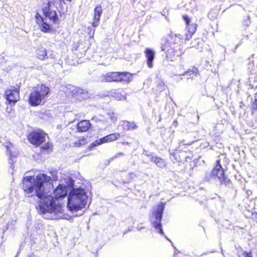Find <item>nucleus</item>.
<instances>
[{
    "mask_svg": "<svg viewBox=\"0 0 257 257\" xmlns=\"http://www.w3.org/2000/svg\"><path fill=\"white\" fill-rule=\"evenodd\" d=\"M71 3L72 0H66ZM55 7L60 16L65 15L67 12L68 6L64 0H48L46 5L42 8V11L44 16L49 18L54 23H59V20L56 11L53 10Z\"/></svg>",
    "mask_w": 257,
    "mask_h": 257,
    "instance_id": "obj_2",
    "label": "nucleus"
},
{
    "mask_svg": "<svg viewBox=\"0 0 257 257\" xmlns=\"http://www.w3.org/2000/svg\"><path fill=\"white\" fill-rule=\"evenodd\" d=\"M39 26L40 30L45 33L50 32L52 30L51 25L44 21Z\"/></svg>",
    "mask_w": 257,
    "mask_h": 257,
    "instance_id": "obj_21",
    "label": "nucleus"
},
{
    "mask_svg": "<svg viewBox=\"0 0 257 257\" xmlns=\"http://www.w3.org/2000/svg\"><path fill=\"white\" fill-rule=\"evenodd\" d=\"M166 203L161 202L157 204L156 209H154L152 212L151 219V224L153 227L158 230L161 235H164V232L161 223L163 214Z\"/></svg>",
    "mask_w": 257,
    "mask_h": 257,
    "instance_id": "obj_7",
    "label": "nucleus"
},
{
    "mask_svg": "<svg viewBox=\"0 0 257 257\" xmlns=\"http://www.w3.org/2000/svg\"><path fill=\"white\" fill-rule=\"evenodd\" d=\"M21 83L16 84L10 88H7L4 93L5 98L9 105H15L20 99V88Z\"/></svg>",
    "mask_w": 257,
    "mask_h": 257,
    "instance_id": "obj_9",
    "label": "nucleus"
},
{
    "mask_svg": "<svg viewBox=\"0 0 257 257\" xmlns=\"http://www.w3.org/2000/svg\"><path fill=\"white\" fill-rule=\"evenodd\" d=\"M213 168H223L221 165L220 159H218L216 161V164Z\"/></svg>",
    "mask_w": 257,
    "mask_h": 257,
    "instance_id": "obj_29",
    "label": "nucleus"
},
{
    "mask_svg": "<svg viewBox=\"0 0 257 257\" xmlns=\"http://www.w3.org/2000/svg\"><path fill=\"white\" fill-rule=\"evenodd\" d=\"M108 142H113L120 137V134L118 133H114L107 135Z\"/></svg>",
    "mask_w": 257,
    "mask_h": 257,
    "instance_id": "obj_24",
    "label": "nucleus"
},
{
    "mask_svg": "<svg viewBox=\"0 0 257 257\" xmlns=\"http://www.w3.org/2000/svg\"><path fill=\"white\" fill-rule=\"evenodd\" d=\"M242 254L243 255L244 257H252L251 251L248 252L247 251H244L242 252Z\"/></svg>",
    "mask_w": 257,
    "mask_h": 257,
    "instance_id": "obj_28",
    "label": "nucleus"
},
{
    "mask_svg": "<svg viewBox=\"0 0 257 257\" xmlns=\"http://www.w3.org/2000/svg\"><path fill=\"white\" fill-rule=\"evenodd\" d=\"M211 176L217 178L221 185L230 184L231 181L225 176V171L223 168H213L211 172Z\"/></svg>",
    "mask_w": 257,
    "mask_h": 257,
    "instance_id": "obj_11",
    "label": "nucleus"
},
{
    "mask_svg": "<svg viewBox=\"0 0 257 257\" xmlns=\"http://www.w3.org/2000/svg\"><path fill=\"white\" fill-rule=\"evenodd\" d=\"M133 74L127 72L111 71L101 76L103 82H122L128 83L132 80Z\"/></svg>",
    "mask_w": 257,
    "mask_h": 257,
    "instance_id": "obj_5",
    "label": "nucleus"
},
{
    "mask_svg": "<svg viewBox=\"0 0 257 257\" xmlns=\"http://www.w3.org/2000/svg\"><path fill=\"white\" fill-rule=\"evenodd\" d=\"M111 96L117 100H125L126 98L125 93L121 88L114 90L111 93Z\"/></svg>",
    "mask_w": 257,
    "mask_h": 257,
    "instance_id": "obj_15",
    "label": "nucleus"
},
{
    "mask_svg": "<svg viewBox=\"0 0 257 257\" xmlns=\"http://www.w3.org/2000/svg\"><path fill=\"white\" fill-rule=\"evenodd\" d=\"M151 161L153 162L159 168H163L167 166L166 161L161 157L153 156L151 158Z\"/></svg>",
    "mask_w": 257,
    "mask_h": 257,
    "instance_id": "obj_16",
    "label": "nucleus"
},
{
    "mask_svg": "<svg viewBox=\"0 0 257 257\" xmlns=\"http://www.w3.org/2000/svg\"><path fill=\"white\" fill-rule=\"evenodd\" d=\"M180 154L179 152L175 150V152L170 154L171 160L174 162H181L182 160V157H181Z\"/></svg>",
    "mask_w": 257,
    "mask_h": 257,
    "instance_id": "obj_19",
    "label": "nucleus"
},
{
    "mask_svg": "<svg viewBox=\"0 0 257 257\" xmlns=\"http://www.w3.org/2000/svg\"><path fill=\"white\" fill-rule=\"evenodd\" d=\"M50 88L44 84H39L33 88L30 92L28 101L31 106L43 105L46 101Z\"/></svg>",
    "mask_w": 257,
    "mask_h": 257,
    "instance_id": "obj_4",
    "label": "nucleus"
},
{
    "mask_svg": "<svg viewBox=\"0 0 257 257\" xmlns=\"http://www.w3.org/2000/svg\"><path fill=\"white\" fill-rule=\"evenodd\" d=\"M91 127V123L89 120L82 119L76 124V130L78 133L87 132Z\"/></svg>",
    "mask_w": 257,
    "mask_h": 257,
    "instance_id": "obj_12",
    "label": "nucleus"
},
{
    "mask_svg": "<svg viewBox=\"0 0 257 257\" xmlns=\"http://www.w3.org/2000/svg\"><path fill=\"white\" fill-rule=\"evenodd\" d=\"M102 12L103 10L101 5H98L95 7L94 9L93 21L91 24L93 27H96L98 26Z\"/></svg>",
    "mask_w": 257,
    "mask_h": 257,
    "instance_id": "obj_13",
    "label": "nucleus"
},
{
    "mask_svg": "<svg viewBox=\"0 0 257 257\" xmlns=\"http://www.w3.org/2000/svg\"><path fill=\"white\" fill-rule=\"evenodd\" d=\"M182 17V19L185 22L187 30V32L185 34V40H189L192 38L193 35L196 31L197 25L196 23H192L191 17H189L186 14L183 15Z\"/></svg>",
    "mask_w": 257,
    "mask_h": 257,
    "instance_id": "obj_10",
    "label": "nucleus"
},
{
    "mask_svg": "<svg viewBox=\"0 0 257 257\" xmlns=\"http://www.w3.org/2000/svg\"><path fill=\"white\" fill-rule=\"evenodd\" d=\"M35 18L36 23L38 26H40L41 24L44 21L43 17L38 12L36 13Z\"/></svg>",
    "mask_w": 257,
    "mask_h": 257,
    "instance_id": "obj_26",
    "label": "nucleus"
},
{
    "mask_svg": "<svg viewBox=\"0 0 257 257\" xmlns=\"http://www.w3.org/2000/svg\"><path fill=\"white\" fill-rule=\"evenodd\" d=\"M107 136H104L103 138H101L98 140H97L95 141L94 142H93L91 144V146L95 147L98 145H100L102 144L108 142V139H107Z\"/></svg>",
    "mask_w": 257,
    "mask_h": 257,
    "instance_id": "obj_23",
    "label": "nucleus"
},
{
    "mask_svg": "<svg viewBox=\"0 0 257 257\" xmlns=\"http://www.w3.org/2000/svg\"><path fill=\"white\" fill-rule=\"evenodd\" d=\"M87 200V196L83 189H73L68 197L67 206L71 211H78L85 207Z\"/></svg>",
    "mask_w": 257,
    "mask_h": 257,
    "instance_id": "obj_3",
    "label": "nucleus"
},
{
    "mask_svg": "<svg viewBox=\"0 0 257 257\" xmlns=\"http://www.w3.org/2000/svg\"><path fill=\"white\" fill-rule=\"evenodd\" d=\"M144 54L147 59V64L148 67L152 68L153 67V61L155 57L154 51L150 48H146L144 50Z\"/></svg>",
    "mask_w": 257,
    "mask_h": 257,
    "instance_id": "obj_14",
    "label": "nucleus"
},
{
    "mask_svg": "<svg viewBox=\"0 0 257 257\" xmlns=\"http://www.w3.org/2000/svg\"><path fill=\"white\" fill-rule=\"evenodd\" d=\"M250 108L252 114H257V97L251 102Z\"/></svg>",
    "mask_w": 257,
    "mask_h": 257,
    "instance_id": "obj_25",
    "label": "nucleus"
},
{
    "mask_svg": "<svg viewBox=\"0 0 257 257\" xmlns=\"http://www.w3.org/2000/svg\"><path fill=\"white\" fill-rule=\"evenodd\" d=\"M36 57L40 60H44L47 56V50L43 47L38 48L36 50Z\"/></svg>",
    "mask_w": 257,
    "mask_h": 257,
    "instance_id": "obj_17",
    "label": "nucleus"
},
{
    "mask_svg": "<svg viewBox=\"0 0 257 257\" xmlns=\"http://www.w3.org/2000/svg\"><path fill=\"white\" fill-rule=\"evenodd\" d=\"M14 106L13 105H10V106H7L6 108V111L8 113H11L15 112V109L14 108Z\"/></svg>",
    "mask_w": 257,
    "mask_h": 257,
    "instance_id": "obj_27",
    "label": "nucleus"
},
{
    "mask_svg": "<svg viewBox=\"0 0 257 257\" xmlns=\"http://www.w3.org/2000/svg\"><path fill=\"white\" fill-rule=\"evenodd\" d=\"M123 129L126 131L133 130L137 128V125L134 121L127 120L123 121Z\"/></svg>",
    "mask_w": 257,
    "mask_h": 257,
    "instance_id": "obj_18",
    "label": "nucleus"
},
{
    "mask_svg": "<svg viewBox=\"0 0 257 257\" xmlns=\"http://www.w3.org/2000/svg\"><path fill=\"white\" fill-rule=\"evenodd\" d=\"M94 32H95V30L94 29V30H93V31H92V35H91V37L93 38L94 34Z\"/></svg>",
    "mask_w": 257,
    "mask_h": 257,
    "instance_id": "obj_30",
    "label": "nucleus"
},
{
    "mask_svg": "<svg viewBox=\"0 0 257 257\" xmlns=\"http://www.w3.org/2000/svg\"><path fill=\"white\" fill-rule=\"evenodd\" d=\"M86 143V138L81 137L78 138L77 141L73 143V145L75 147H80L85 145Z\"/></svg>",
    "mask_w": 257,
    "mask_h": 257,
    "instance_id": "obj_22",
    "label": "nucleus"
},
{
    "mask_svg": "<svg viewBox=\"0 0 257 257\" xmlns=\"http://www.w3.org/2000/svg\"><path fill=\"white\" fill-rule=\"evenodd\" d=\"M29 257H32V256L31 255H30Z\"/></svg>",
    "mask_w": 257,
    "mask_h": 257,
    "instance_id": "obj_32",
    "label": "nucleus"
},
{
    "mask_svg": "<svg viewBox=\"0 0 257 257\" xmlns=\"http://www.w3.org/2000/svg\"><path fill=\"white\" fill-rule=\"evenodd\" d=\"M193 143V142H189L187 144H185V145H191L192 144V143Z\"/></svg>",
    "mask_w": 257,
    "mask_h": 257,
    "instance_id": "obj_31",
    "label": "nucleus"
},
{
    "mask_svg": "<svg viewBox=\"0 0 257 257\" xmlns=\"http://www.w3.org/2000/svg\"><path fill=\"white\" fill-rule=\"evenodd\" d=\"M48 135L41 129L33 130L27 136L29 142L33 146L38 147L45 142Z\"/></svg>",
    "mask_w": 257,
    "mask_h": 257,
    "instance_id": "obj_8",
    "label": "nucleus"
},
{
    "mask_svg": "<svg viewBox=\"0 0 257 257\" xmlns=\"http://www.w3.org/2000/svg\"><path fill=\"white\" fill-rule=\"evenodd\" d=\"M53 145L51 142H47L41 146L40 151L41 152H50L53 150Z\"/></svg>",
    "mask_w": 257,
    "mask_h": 257,
    "instance_id": "obj_20",
    "label": "nucleus"
},
{
    "mask_svg": "<svg viewBox=\"0 0 257 257\" xmlns=\"http://www.w3.org/2000/svg\"><path fill=\"white\" fill-rule=\"evenodd\" d=\"M50 179L46 174H39L36 177L33 175L24 177L21 182V188L26 195L29 197H38L36 208L41 214L60 212L61 205L55 203L54 197L57 199L64 198L67 194L66 187L61 184L54 190V197L46 192L44 184Z\"/></svg>",
    "mask_w": 257,
    "mask_h": 257,
    "instance_id": "obj_1",
    "label": "nucleus"
},
{
    "mask_svg": "<svg viewBox=\"0 0 257 257\" xmlns=\"http://www.w3.org/2000/svg\"><path fill=\"white\" fill-rule=\"evenodd\" d=\"M171 40L165 39L164 44L161 46V50L164 51L166 54L167 59L173 61L176 57L181 56L183 51L180 48V45L177 44H172Z\"/></svg>",
    "mask_w": 257,
    "mask_h": 257,
    "instance_id": "obj_6",
    "label": "nucleus"
}]
</instances>
